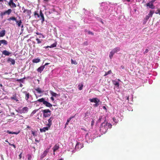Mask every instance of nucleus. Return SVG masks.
<instances>
[{"mask_svg": "<svg viewBox=\"0 0 160 160\" xmlns=\"http://www.w3.org/2000/svg\"><path fill=\"white\" fill-rule=\"evenodd\" d=\"M112 125L109 123L103 122L101 125L100 130L101 132L105 133L109 128H112Z\"/></svg>", "mask_w": 160, "mask_h": 160, "instance_id": "f257e3e1", "label": "nucleus"}, {"mask_svg": "<svg viewBox=\"0 0 160 160\" xmlns=\"http://www.w3.org/2000/svg\"><path fill=\"white\" fill-rule=\"evenodd\" d=\"M24 93L25 94V99L27 101H28V99L30 97H31V96L30 94L28 92L26 91L24 92Z\"/></svg>", "mask_w": 160, "mask_h": 160, "instance_id": "1a4fd4ad", "label": "nucleus"}, {"mask_svg": "<svg viewBox=\"0 0 160 160\" xmlns=\"http://www.w3.org/2000/svg\"><path fill=\"white\" fill-rule=\"evenodd\" d=\"M115 54V53L113 52L112 50V51L110 52L109 57L110 59H111L113 57V55Z\"/></svg>", "mask_w": 160, "mask_h": 160, "instance_id": "4be33fe9", "label": "nucleus"}, {"mask_svg": "<svg viewBox=\"0 0 160 160\" xmlns=\"http://www.w3.org/2000/svg\"><path fill=\"white\" fill-rule=\"evenodd\" d=\"M12 10L11 9H8V10L5 11L6 14L9 15L12 12Z\"/></svg>", "mask_w": 160, "mask_h": 160, "instance_id": "a878e982", "label": "nucleus"}, {"mask_svg": "<svg viewBox=\"0 0 160 160\" xmlns=\"http://www.w3.org/2000/svg\"><path fill=\"white\" fill-rule=\"evenodd\" d=\"M57 44V43L55 42V43H53L50 46V48H53L56 47V46Z\"/></svg>", "mask_w": 160, "mask_h": 160, "instance_id": "c756f323", "label": "nucleus"}, {"mask_svg": "<svg viewBox=\"0 0 160 160\" xmlns=\"http://www.w3.org/2000/svg\"><path fill=\"white\" fill-rule=\"evenodd\" d=\"M155 13L157 14H159L160 15V9H158L157 11V12H156Z\"/></svg>", "mask_w": 160, "mask_h": 160, "instance_id": "ea45409f", "label": "nucleus"}, {"mask_svg": "<svg viewBox=\"0 0 160 160\" xmlns=\"http://www.w3.org/2000/svg\"><path fill=\"white\" fill-rule=\"evenodd\" d=\"M44 68V66H41L38 68L37 71L38 72L41 73Z\"/></svg>", "mask_w": 160, "mask_h": 160, "instance_id": "ddd939ff", "label": "nucleus"}, {"mask_svg": "<svg viewBox=\"0 0 160 160\" xmlns=\"http://www.w3.org/2000/svg\"><path fill=\"white\" fill-rule=\"evenodd\" d=\"M16 22L17 23L18 26L19 27H20L22 23L21 20H20L19 21H17L16 20Z\"/></svg>", "mask_w": 160, "mask_h": 160, "instance_id": "393cba45", "label": "nucleus"}, {"mask_svg": "<svg viewBox=\"0 0 160 160\" xmlns=\"http://www.w3.org/2000/svg\"><path fill=\"white\" fill-rule=\"evenodd\" d=\"M146 6L147 7H149V8L151 9H154L155 6H154L153 3H150V2L146 4Z\"/></svg>", "mask_w": 160, "mask_h": 160, "instance_id": "9d476101", "label": "nucleus"}, {"mask_svg": "<svg viewBox=\"0 0 160 160\" xmlns=\"http://www.w3.org/2000/svg\"><path fill=\"white\" fill-rule=\"evenodd\" d=\"M94 120H92L91 122V126H92L94 125Z\"/></svg>", "mask_w": 160, "mask_h": 160, "instance_id": "864d4df0", "label": "nucleus"}, {"mask_svg": "<svg viewBox=\"0 0 160 160\" xmlns=\"http://www.w3.org/2000/svg\"><path fill=\"white\" fill-rule=\"evenodd\" d=\"M7 62H10L11 63V64L12 65H14L15 64V61L14 59H12L11 58H8L7 60Z\"/></svg>", "mask_w": 160, "mask_h": 160, "instance_id": "f8f14e48", "label": "nucleus"}, {"mask_svg": "<svg viewBox=\"0 0 160 160\" xmlns=\"http://www.w3.org/2000/svg\"><path fill=\"white\" fill-rule=\"evenodd\" d=\"M127 99L129 101V96H128L127 97Z\"/></svg>", "mask_w": 160, "mask_h": 160, "instance_id": "338daca9", "label": "nucleus"}, {"mask_svg": "<svg viewBox=\"0 0 160 160\" xmlns=\"http://www.w3.org/2000/svg\"><path fill=\"white\" fill-rule=\"evenodd\" d=\"M50 99H51L52 101H54V98L53 97H52L50 98Z\"/></svg>", "mask_w": 160, "mask_h": 160, "instance_id": "6e6d98bb", "label": "nucleus"}, {"mask_svg": "<svg viewBox=\"0 0 160 160\" xmlns=\"http://www.w3.org/2000/svg\"><path fill=\"white\" fill-rule=\"evenodd\" d=\"M11 99L16 101L17 102L18 101V99L17 98L16 96H13V97H11Z\"/></svg>", "mask_w": 160, "mask_h": 160, "instance_id": "cd10ccee", "label": "nucleus"}, {"mask_svg": "<svg viewBox=\"0 0 160 160\" xmlns=\"http://www.w3.org/2000/svg\"><path fill=\"white\" fill-rule=\"evenodd\" d=\"M150 16H149L148 15H147L146 16L145 18H144V19L146 20L147 21L148 20Z\"/></svg>", "mask_w": 160, "mask_h": 160, "instance_id": "79ce46f5", "label": "nucleus"}, {"mask_svg": "<svg viewBox=\"0 0 160 160\" xmlns=\"http://www.w3.org/2000/svg\"><path fill=\"white\" fill-rule=\"evenodd\" d=\"M2 44H3V45H7L8 44V42L5 40H0V46H1Z\"/></svg>", "mask_w": 160, "mask_h": 160, "instance_id": "4468645a", "label": "nucleus"}, {"mask_svg": "<svg viewBox=\"0 0 160 160\" xmlns=\"http://www.w3.org/2000/svg\"><path fill=\"white\" fill-rule=\"evenodd\" d=\"M49 152V149H47L43 153L41 156V159L43 158L47 155Z\"/></svg>", "mask_w": 160, "mask_h": 160, "instance_id": "0eeeda50", "label": "nucleus"}, {"mask_svg": "<svg viewBox=\"0 0 160 160\" xmlns=\"http://www.w3.org/2000/svg\"><path fill=\"white\" fill-rule=\"evenodd\" d=\"M81 129L83 130H84L85 131H87L86 130V129L83 128H81Z\"/></svg>", "mask_w": 160, "mask_h": 160, "instance_id": "4d7b16f0", "label": "nucleus"}, {"mask_svg": "<svg viewBox=\"0 0 160 160\" xmlns=\"http://www.w3.org/2000/svg\"><path fill=\"white\" fill-rule=\"evenodd\" d=\"M35 141L36 142H39V140H38L37 139H35Z\"/></svg>", "mask_w": 160, "mask_h": 160, "instance_id": "69168bd1", "label": "nucleus"}, {"mask_svg": "<svg viewBox=\"0 0 160 160\" xmlns=\"http://www.w3.org/2000/svg\"><path fill=\"white\" fill-rule=\"evenodd\" d=\"M40 61V59L38 58L33 59L32 60V62L33 63H38Z\"/></svg>", "mask_w": 160, "mask_h": 160, "instance_id": "5701e85b", "label": "nucleus"}, {"mask_svg": "<svg viewBox=\"0 0 160 160\" xmlns=\"http://www.w3.org/2000/svg\"><path fill=\"white\" fill-rule=\"evenodd\" d=\"M90 101L91 102H94L95 103H97L100 102V100L97 98H93L90 99Z\"/></svg>", "mask_w": 160, "mask_h": 160, "instance_id": "6e6552de", "label": "nucleus"}, {"mask_svg": "<svg viewBox=\"0 0 160 160\" xmlns=\"http://www.w3.org/2000/svg\"><path fill=\"white\" fill-rule=\"evenodd\" d=\"M114 84L116 85L117 86H119V83L118 82H116L114 83Z\"/></svg>", "mask_w": 160, "mask_h": 160, "instance_id": "37998d69", "label": "nucleus"}, {"mask_svg": "<svg viewBox=\"0 0 160 160\" xmlns=\"http://www.w3.org/2000/svg\"><path fill=\"white\" fill-rule=\"evenodd\" d=\"M75 117V115H74L73 116H71L70 118H69L67 120V122H69L72 119L74 118Z\"/></svg>", "mask_w": 160, "mask_h": 160, "instance_id": "7c9ffc66", "label": "nucleus"}, {"mask_svg": "<svg viewBox=\"0 0 160 160\" xmlns=\"http://www.w3.org/2000/svg\"><path fill=\"white\" fill-rule=\"evenodd\" d=\"M50 48V46H45L44 47V48Z\"/></svg>", "mask_w": 160, "mask_h": 160, "instance_id": "e2e57ef3", "label": "nucleus"}, {"mask_svg": "<svg viewBox=\"0 0 160 160\" xmlns=\"http://www.w3.org/2000/svg\"><path fill=\"white\" fill-rule=\"evenodd\" d=\"M68 123H69L68 122H66V123L65 124V126H66L67 125H68Z\"/></svg>", "mask_w": 160, "mask_h": 160, "instance_id": "0e129e2a", "label": "nucleus"}, {"mask_svg": "<svg viewBox=\"0 0 160 160\" xmlns=\"http://www.w3.org/2000/svg\"><path fill=\"white\" fill-rule=\"evenodd\" d=\"M121 68H122V69H124V66H122V65L121 66Z\"/></svg>", "mask_w": 160, "mask_h": 160, "instance_id": "680f3d73", "label": "nucleus"}, {"mask_svg": "<svg viewBox=\"0 0 160 160\" xmlns=\"http://www.w3.org/2000/svg\"><path fill=\"white\" fill-rule=\"evenodd\" d=\"M28 15L30 16L31 13V12L30 10H28L26 12Z\"/></svg>", "mask_w": 160, "mask_h": 160, "instance_id": "58836bf2", "label": "nucleus"}, {"mask_svg": "<svg viewBox=\"0 0 160 160\" xmlns=\"http://www.w3.org/2000/svg\"><path fill=\"white\" fill-rule=\"evenodd\" d=\"M71 63L72 64H75V65H77V64H78L77 62L75 61H74L72 59H71Z\"/></svg>", "mask_w": 160, "mask_h": 160, "instance_id": "2f4dec72", "label": "nucleus"}, {"mask_svg": "<svg viewBox=\"0 0 160 160\" xmlns=\"http://www.w3.org/2000/svg\"><path fill=\"white\" fill-rule=\"evenodd\" d=\"M22 152L19 155V159H21V158H22Z\"/></svg>", "mask_w": 160, "mask_h": 160, "instance_id": "09e8293b", "label": "nucleus"}, {"mask_svg": "<svg viewBox=\"0 0 160 160\" xmlns=\"http://www.w3.org/2000/svg\"><path fill=\"white\" fill-rule=\"evenodd\" d=\"M10 53V52L6 50L3 51L2 52V54L6 56H9Z\"/></svg>", "mask_w": 160, "mask_h": 160, "instance_id": "a211bd4d", "label": "nucleus"}, {"mask_svg": "<svg viewBox=\"0 0 160 160\" xmlns=\"http://www.w3.org/2000/svg\"><path fill=\"white\" fill-rule=\"evenodd\" d=\"M37 102H42L43 104L45 105L46 106L49 108H51L52 106V105L49 102H47L45 100V99L43 98H42L40 99H38Z\"/></svg>", "mask_w": 160, "mask_h": 160, "instance_id": "f03ea898", "label": "nucleus"}, {"mask_svg": "<svg viewBox=\"0 0 160 160\" xmlns=\"http://www.w3.org/2000/svg\"><path fill=\"white\" fill-rule=\"evenodd\" d=\"M9 145H10L11 146H13L14 148H16V146L14 144H12L9 143Z\"/></svg>", "mask_w": 160, "mask_h": 160, "instance_id": "a18cd8bd", "label": "nucleus"}, {"mask_svg": "<svg viewBox=\"0 0 160 160\" xmlns=\"http://www.w3.org/2000/svg\"><path fill=\"white\" fill-rule=\"evenodd\" d=\"M17 1V0H15ZM8 5L11 7V8H16V5L14 3L13 0H10L8 3Z\"/></svg>", "mask_w": 160, "mask_h": 160, "instance_id": "423d86ee", "label": "nucleus"}, {"mask_svg": "<svg viewBox=\"0 0 160 160\" xmlns=\"http://www.w3.org/2000/svg\"><path fill=\"white\" fill-rule=\"evenodd\" d=\"M35 90H36L37 92L39 93H41L43 92V91H42L41 90V89L39 88H36L35 89Z\"/></svg>", "mask_w": 160, "mask_h": 160, "instance_id": "6ab92c4d", "label": "nucleus"}, {"mask_svg": "<svg viewBox=\"0 0 160 160\" xmlns=\"http://www.w3.org/2000/svg\"><path fill=\"white\" fill-rule=\"evenodd\" d=\"M98 102H97V103H95V104L94 105L95 106H96V107L98 106Z\"/></svg>", "mask_w": 160, "mask_h": 160, "instance_id": "bf43d9fd", "label": "nucleus"}, {"mask_svg": "<svg viewBox=\"0 0 160 160\" xmlns=\"http://www.w3.org/2000/svg\"><path fill=\"white\" fill-rule=\"evenodd\" d=\"M43 117L47 118L49 117L51 115V111L49 109H44L42 111Z\"/></svg>", "mask_w": 160, "mask_h": 160, "instance_id": "7ed1b4c3", "label": "nucleus"}, {"mask_svg": "<svg viewBox=\"0 0 160 160\" xmlns=\"http://www.w3.org/2000/svg\"><path fill=\"white\" fill-rule=\"evenodd\" d=\"M36 40L37 41V43L38 44L40 43L41 42L40 41V40L38 38H37L36 39Z\"/></svg>", "mask_w": 160, "mask_h": 160, "instance_id": "a19ab883", "label": "nucleus"}, {"mask_svg": "<svg viewBox=\"0 0 160 160\" xmlns=\"http://www.w3.org/2000/svg\"><path fill=\"white\" fill-rule=\"evenodd\" d=\"M27 156H28V160H31L32 158L31 155L30 154H28V155Z\"/></svg>", "mask_w": 160, "mask_h": 160, "instance_id": "f704fd0d", "label": "nucleus"}, {"mask_svg": "<svg viewBox=\"0 0 160 160\" xmlns=\"http://www.w3.org/2000/svg\"><path fill=\"white\" fill-rule=\"evenodd\" d=\"M31 132H32V134L33 135V136H36V135L35 134V132H34L33 131H32Z\"/></svg>", "mask_w": 160, "mask_h": 160, "instance_id": "49530a36", "label": "nucleus"}, {"mask_svg": "<svg viewBox=\"0 0 160 160\" xmlns=\"http://www.w3.org/2000/svg\"><path fill=\"white\" fill-rule=\"evenodd\" d=\"M34 15L35 18H36L37 16L38 18H40V14H39L38 11H35L34 12Z\"/></svg>", "mask_w": 160, "mask_h": 160, "instance_id": "b1692460", "label": "nucleus"}, {"mask_svg": "<svg viewBox=\"0 0 160 160\" xmlns=\"http://www.w3.org/2000/svg\"><path fill=\"white\" fill-rule=\"evenodd\" d=\"M154 11H150L149 13L148 14V16H150V17H152L153 14L154 13Z\"/></svg>", "mask_w": 160, "mask_h": 160, "instance_id": "c85d7f7f", "label": "nucleus"}, {"mask_svg": "<svg viewBox=\"0 0 160 160\" xmlns=\"http://www.w3.org/2000/svg\"><path fill=\"white\" fill-rule=\"evenodd\" d=\"M28 110V108L27 107H24L22 108L21 110V112L23 113H27Z\"/></svg>", "mask_w": 160, "mask_h": 160, "instance_id": "9b49d317", "label": "nucleus"}, {"mask_svg": "<svg viewBox=\"0 0 160 160\" xmlns=\"http://www.w3.org/2000/svg\"><path fill=\"white\" fill-rule=\"evenodd\" d=\"M54 118V116H52L50 118L48 119V123L47 125V126H48L49 127H50V126L52 125V121L53 120Z\"/></svg>", "mask_w": 160, "mask_h": 160, "instance_id": "20e7f679", "label": "nucleus"}, {"mask_svg": "<svg viewBox=\"0 0 160 160\" xmlns=\"http://www.w3.org/2000/svg\"><path fill=\"white\" fill-rule=\"evenodd\" d=\"M156 0H152L149 2L150 3H153L156 1Z\"/></svg>", "mask_w": 160, "mask_h": 160, "instance_id": "3c124183", "label": "nucleus"}, {"mask_svg": "<svg viewBox=\"0 0 160 160\" xmlns=\"http://www.w3.org/2000/svg\"><path fill=\"white\" fill-rule=\"evenodd\" d=\"M50 127L48 126L47 127H44L42 129H40V131L41 132H45L46 131L48 130Z\"/></svg>", "mask_w": 160, "mask_h": 160, "instance_id": "2eb2a0df", "label": "nucleus"}, {"mask_svg": "<svg viewBox=\"0 0 160 160\" xmlns=\"http://www.w3.org/2000/svg\"><path fill=\"white\" fill-rule=\"evenodd\" d=\"M111 72H112L111 71V70H109L108 72H106L105 73V75H104V76H106L109 74H110L111 73Z\"/></svg>", "mask_w": 160, "mask_h": 160, "instance_id": "473e14b6", "label": "nucleus"}, {"mask_svg": "<svg viewBox=\"0 0 160 160\" xmlns=\"http://www.w3.org/2000/svg\"><path fill=\"white\" fill-rule=\"evenodd\" d=\"M79 145H80V143L78 142L77 143L75 146V149H79V148L78 146Z\"/></svg>", "mask_w": 160, "mask_h": 160, "instance_id": "c9c22d12", "label": "nucleus"}, {"mask_svg": "<svg viewBox=\"0 0 160 160\" xmlns=\"http://www.w3.org/2000/svg\"><path fill=\"white\" fill-rule=\"evenodd\" d=\"M7 132L9 134H17L18 133H17L16 132H12L11 131H7Z\"/></svg>", "mask_w": 160, "mask_h": 160, "instance_id": "4c0bfd02", "label": "nucleus"}, {"mask_svg": "<svg viewBox=\"0 0 160 160\" xmlns=\"http://www.w3.org/2000/svg\"><path fill=\"white\" fill-rule=\"evenodd\" d=\"M50 92L51 95L52 97H56L58 96V94L56 93L53 92L52 91H50Z\"/></svg>", "mask_w": 160, "mask_h": 160, "instance_id": "412c9836", "label": "nucleus"}, {"mask_svg": "<svg viewBox=\"0 0 160 160\" xmlns=\"http://www.w3.org/2000/svg\"><path fill=\"white\" fill-rule=\"evenodd\" d=\"M40 19L42 20V23H43L45 21V18L44 16V15L41 10H40Z\"/></svg>", "mask_w": 160, "mask_h": 160, "instance_id": "39448f33", "label": "nucleus"}, {"mask_svg": "<svg viewBox=\"0 0 160 160\" xmlns=\"http://www.w3.org/2000/svg\"><path fill=\"white\" fill-rule=\"evenodd\" d=\"M59 148V145L57 144H56L52 148L53 152H55L57 150H58Z\"/></svg>", "mask_w": 160, "mask_h": 160, "instance_id": "dca6fc26", "label": "nucleus"}, {"mask_svg": "<svg viewBox=\"0 0 160 160\" xmlns=\"http://www.w3.org/2000/svg\"><path fill=\"white\" fill-rule=\"evenodd\" d=\"M102 108L104 109L106 111H107V109L106 107L105 106H103Z\"/></svg>", "mask_w": 160, "mask_h": 160, "instance_id": "5fc2aeb1", "label": "nucleus"}, {"mask_svg": "<svg viewBox=\"0 0 160 160\" xmlns=\"http://www.w3.org/2000/svg\"><path fill=\"white\" fill-rule=\"evenodd\" d=\"M8 20L9 21L12 20L13 21H15L17 20L16 18L15 17H13L10 18H8Z\"/></svg>", "mask_w": 160, "mask_h": 160, "instance_id": "bb28decb", "label": "nucleus"}, {"mask_svg": "<svg viewBox=\"0 0 160 160\" xmlns=\"http://www.w3.org/2000/svg\"><path fill=\"white\" fill-rule=\"evenodd\" d=\"M88 44V42L87 41L83 43V44L86 46Z\"/></svg>", "mask_w": 160, "mask_h": 160, "instance_id": "603ef678", "label": "nucleus"}, {"mask_svg": "<svg viewBox=\"0 0 160 160\" xmlns=\"http://www.w3.org/2000/svg\"><path fill=\"white\" fill-rule=\"evenodd\" d=\"M5 34V30H3L0 32V37H3Z\"/></svg>", "mask_w": 160, "mask_h": 160, "instance_id": "aec40b11", "label": "nucleus"}, {"mask_svg": "<svg viewBox=\"0 0 160 160\" xmlns=\"http://www.w3.org/2000/svg\"><path fill=\"white\" fill-rule=\"evenodd\" d=\"M83 87V85L82 84L81 85H78V89L79 90H81L82 89V88Z\"/></svg>", "mask_w": 160, "mask_h": 160, "instance_id": "72a5a7b5", "label": "nucleus"}, {"mask_svg": "<svg viewBox=\"0 0 160 160\" xmlns=\"http://www.w3.org/2000/svg\"><path fill=\"white\" fill-rule=\"evenodd\" d=\"M90 112H87L85 114V116H84V118H86L87 116H88L89 115H90Z\"/></svg>", "mask_w": 160, "mask_h": 160, "instance_id": "e433bc0d", "label": "nucleus"}, {"mask_svg": "<svg viewBox=\"0 0 160 160\" xmlns=\"http://www.w3.org/2000/svg\"><path fill=\"white\" fill-rule=\"evenodd\" d=\"M49 64V63H46L44 64V65H43V66H44V68H45V66H46L47 65H48Z\"/></svg>", "mask_w": 160, "mask_h": 160, "instance_id": "13d9d810", "label": "nucleus"}, {"mask_svg": "<svg viewBox=\"0 0 160 160\" xmlns=\"http://www.w3.org/2000/svg\"><path fill=\"white\" fill-rule=\"evenodd\" d=\"M6 12H2L1 13V15L2 16H3L5 14H6Z\"/></svg>", "mask_w": 160, "mask_h": 160, "instance_id": "c03bdc74", "label": "nucleus"}, {"mask_svg": "<svg viewBox=\"0 0 160 160\" xmlns=\"http://www.w3.org/2000/svg\"><path fill=\"white\" fill-rule=\"evenodd\" d=\"M28 10L27 9H24L23 11V13H25V12H27V11Z\"/></svg>", "mask_w": 160, "mask_h": 160, "instance_id": "052dcab7", "label": "nucleus"}, {"mask_svg": "<svg viewBox=\"0 0 160 160\" xmlns=\"http://www.w3.org/2000/svg\"><path fill=\"white\" fill-rule=\"evenodd\" d=\"M88 34H91L92 35H94L93 33L92 32L90 31H88Z\"/></svg>", "mask_w": 160, "mask_h": 160, "instance_id": "de8ad7c7", "label": "nucleus"}, {"mask_svg": "<svg viewBox=\"0 0 160 160\" xmlns=\"http://www.w3.org/2000/svg\"><path fill=\"white\" fill-rule=\"evenodd\" d=\"M120 48L119 47H116L114 49H113L112 50L113 52L115 53H117L118 52L120 51Z\"/></svg>", "mask_w": 160, "mask_h": 160, "instance_id": "f3484780", "label": "nucleus"}, {"mask_svg": "<svg viewBox=\"0 0 160 160\" xmlns=\"http://www.w3.org/2000/svg\"><path fill=\"white\" fill-rule=\"evenodd\" d=\"M36 34L37 35H40V34H41V33H38V32H36Z\"/></svg>", "mask_w": 160, "mask_h": 160, "instance_id": "774afa93", "label": "nucleus"}, {"mask_svg": "<svg viewBox=\"0 0 160 160\" xmlns=\"http://www.w3.org/2000/svg\"><path fill=\"white\" fill-rule=\"evenodd\" d=\"M148 51H149V50H148V49H146L145 51L144 52V53L145 54V53L148 52Z\"/></svg>", "mask_w": 160, "mask_h": 160, "instance_id": "8fccbe9b", "label": "nucleus"}]
</instances>
